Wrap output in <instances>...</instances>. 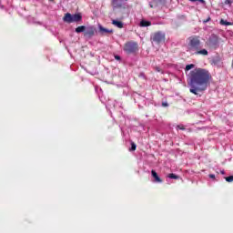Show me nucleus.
Masks as SVG:
<instances>
[{
    "mask_svg": "<svg viewBox=\"0 0 233 233\" xmlns=\"http://www.w3.org/2000/svg\"><path fill=\"white\" fill-rule=\"evenodd\" d=\"M212 81V74L205 68L197 67L189 72L187 76V85L190 87L189 92L198 96L199 92H205L210 82Z\"/></svg>",
    "mask_w": 233,
    "mask_h": 233,
    "instance_id": "nucleus-1",
    "label": "nucleus"
},
{
    "mask_svg": "<svg viewBox=\"0 0 233 233\" xmlns=\"http://www.w3.org/2000/svg\"><path fill=\"white\" fill-rule=\"evenodd\" d=\"M64 23H81L83 21V15L81 13H77L75 15H72L70 13H66L65 16L63 17Z\"/></svg>",
    "mask_w": 233,
    "mask_h": 233,
    "instance_id": "nucleus-2",
    "label": "nucleus"
},
{
    "mask_svg": "<svg viewBox=\"0 0 233 233\" xmlns=\"http://www.w3.org/2000/svg\"><path fill=\"white\" fill-rule=\"evenodd\" d=\"M96 34H97V29L96 28V26H94V25L86 26V31L84 33L85 38L92 39V37H94V35H96Z\"/></svg>",
    "mask_w": 233,
    "mask_h": 233,
    "instance_id": "nucleus-3",
    "label": "nucleus"
},
{
    "mask_svg": "<svg viewBox=\"0 0 233 233\" xmlns=\"http://www.w3.org/2000/svg\"><path fill=\"white\" fill-rule=\"evenodd\" d=\"M200 45L201 42L199 41V37H189L188 50H198Z\"/></svg>",
    "mask_w": 233,
    "mask_h": 233,
    "instance_id": "nucleus-4",
    "label": "nucleus"
},
{
    "mask_svg": "<svg viewBox=\"0 0 233 233\" xmlns=\"http://www.w3.org/2000/svg\"><path fill=\"white\" fill-rule=\"evenodd\" d=\"M111 5L113 7V10H119L127 8V5H125V2L123 0H112Z\"/></svg>",
    "mask_w": 233,
    "mask_h": 233,
    "instance_id": "nucleus-5",
    "label": "nucleus"
},
{
    "mask_svg": "<svg viewBox=\"0 0 233 233\" xmlns=\"http://www.w3.org/2000/svg\"><path fill=\"white\" fill-rule=\"evenodd\" d=\"M125 50L127 52V54H134L137 52V43L129 42L126 44Z\"/></svg>",
    "mask_w": 233,
    "mask_h": 233,
    "instance_id": "nucleus-6",
    "label": "nucleus"
},
{
    "mask_svg": "<svg viewBox=\"0 0 233 233\" xmlns=\"http://www.w3.org/2000/svg\"><path fill=\"white\" fill-rule=\"evenodd\" d=\"M208 46L211 48H218L219 46V38L216 35H211V36L208 39Z\"/></svg>",
    "mask_w": 233,
    "mask_h": 233,
    "instance_id": "nucleus-7",
    "label": "nucleus"
},
{
    "mask_svg": "<svg viewBox=\"0 0 233 233\" xmlns=\"http://www.w3.org/2000/svg\"><path fill=\"white\" fill-rule=\"evenodd\" d=\"M151 39L155 43H158L159 44V43L165 41V34H163L161 32L155 33Z\"/></svg>",
    "mask_w": 233,
    "mask_h": 233,
    "instance_id": "nucleus-8",
    "label": "nucleus"
},
{
    "mask_svg": "<svg viewBox=\"0 0 233 233\" xmlns=\"http://www.w3.org/2000/svg\"><path fill=\"white\" fill-rule=\"evenodd\" d=\"M98 32L101 35H105V34H114L113 29L105 28L101 24L98 25Z\"/></svg>",
    "mask_w": 233,
    "mask_h": 233,
    "instance_id": "nucleus-9",
    "label": "nucleus"
},
{
    "mask_svg": "<svg viewBox=\"0 0 233 233\" xmlns=\"http://www.w3.org/2000/svg\"><path fill=\"white\" fill-rule=\"evenodd\" d=\"M151 175H152V177H154L155 183H163V179L159 177V175H157V172H156V170L152 169Z\"/></svg>",
    "mask_w": 233,
    "mask_h": 233,
    "instance_id": "nucleus-10",
    "label": "nucleus"
},
{
    "mask_svg": "<svg viewBox=\"0 0 233 233\" xmlns=\"http://www.w3.org/2000/svg\"><path fill=\"white\" fill-rule=\"evenodd\" d=\"M86 26H85V25H79L78 27H76V29H75V32L76 33V34H85V32H86Z\"/></svg>",
    "mask_w": 233,
    "mask_h": 233,
    "instance_id": "nucleus-11",
    "label": "nucleus"
},
{
    "mask_svg": "<svg viewBox=\"0 0 233 233\" xmlns=\"http://www.w3.org/2000/svg\"><path fill=\"white\" fill-rule=\"evenodd\" d=\"M210 65H212V66L219 67V66H221V60L212 59V60H210Z\"/></svg>",
    "mask_w": 233,
    "mask_h": 233,
    "instance_id": "nucleus-12",
    "label": "nucleus"
},
{
    "mask_svg": "<svg viewBox=\"0 0 233 233\" xmlns=\"http://www.w3.org/2000/svg\"><path fill=\"white\" fill-rule=\"evenodd\" d=\"M112 25H115V26H117V28H123V22L113 20Z\"/></svg>",
    "mask_w": 233,
    "mask_h": 233,
    "instance_id": "nucleus-13",
    "label": "nucleus"
},
{
    "mask_svg": "<svg viewBox=\"0 0 233 233\" xmlns=\"http://www.w3.org/2000/svg\"><path fill=\"white\" fill-rule=\"evenodd\" d=\"M151 25L152 23L150 21L142 20L140 22V26L142 27L150 26Z\"/></svg>",
    "mask_w": 233,
    "mask_h": 233,
    "instance_id": "nucleus-14",
    "label": "nucleus"
},
{
    "mask_svg": "<svg viewBox=\"0 0 233 233\" xmlns=\"http://www.w3.org/2000/svg\"><path fill=\"white\" fill-rule=\"evenodd\" d=\"M155 6H159V5L165 4V0H153Z\"/></svg>",
    "mask_w": 233,
    "mask_h": 233,
    "instance_id": "nucleus-15",
    "label": "nucleus"
},
{
    "mask_svg": "<svg viewBox=\"0 0 233 233\" xmlns=\"http://www.w3.org/2000/svg\"><path fill=\"white\" fill-rule=\"evenodd\" d=\"M196 54L201 55V56H208V51H207V49H202L200 51H197Z\"/></svg>",
    "mask_w": 233,
    "mask_h": 233,
    "instance_id": "nucleus-16",
    "label": "nucleus"
},
{
    "mask_svg": "<svg viewBox=\"0 0 233 233\" xmlns=\"http://www.w3.org/2000/svg\"><path fill=\"white\" fill-rule=\"evenodd\" d=\"M167 177H169V179H179V176L174 174V173H170L167 175Z\"/></svg>",
    "mask_w": 233,
    "mask_h": 233,
    "instance_id": "nucleus-17",
    "label": "nucleus"
},
{
    "mask_svg": "<svg viewBox=\"0 0 233 233\" xmlns=\"http://www.w3.org/2000/svg\"><path fill=\"white\" fill-rule=\"evenodd\" d=\"M220 25H225V26H230V25H232V23L228 22L227 20H220Z\"/></svg>",
    "mask_w": 233,
    "mask_h": 233,
    "instance_id": "nucleus-18",
    "label": "nucleus"
},
{
    "mask_svg": "<svg viewBox=\"0 0 233 233\" xmlns=\"http://www.w3.org/2000/svg\"><path fill=\"white\" fill-rule=\"evenodd\" d=\"M194 66H196L194 64L186 66V68H185L186 72H188V70H192Z\"/></svg>",
    "mask_w": 233,
    "mask_h": 233,
    "instance_id": "nucleus-19",
    "label": "nucleus"
},
{
    "mask_svg": "<svg viewBox=\"0 0 233 233\" xmlns=\"http://www.w3.org/2000/svg\"><path fill=\"white\" fill-rule=\"evenodd\" d=\"M136 148H137L136 143L132 142V143H131V147H130L129 150H130L131 152H134V151H136Z\"/></svg>",
    "mask_w": 233,
    "mask_h": 233,
    "instance_id": "nucleus-20",
    "label": "nucleus"
},
{
    "mask_svg": "<svg viewBox=\"0 0 233 233\" xmlns=\"http://www.w3.org/2000/svg\"><path fill=\"white\" fill-rule=\"evenodd\" d=\"M225 179H226V181H227L228 183H232V181H233V176L226 177Z\"/></svg>",
    "mask_w": 233,
    "mask_h": 233,
    "instance_id": "nucleus-21",
    "label": "nucleus"
},
{
    "mask_svg": "<svg viewBox=\"0 0 233 233\" xmlns=\"http://www.w3.org/2000/svg\"><path fill=\"white\" fill-rule=\"evenodd\" d=\"M155 70H157V72H163V70L159 66H156Z\"/></svg>",
    "mask_w": 233,
    "mask_h": 233,
    "instance_id": "nucleus-22",
    "label": "nucleus"
},
{
    "mask_svg": "<svg viewBox=\"0 0 233 233\" xmlns=\"http://www.w3.org/2000/svg\"><path fill=\"white\" fill-rule=\"evenodd\" d=\"M231 4H232V2L230 0H226L224 2V5H231Z\"/></svg>",
    "mask_w": 233,
    "mask_h": 233,
    "instance_id": "nucleus-23",
    "label": "nucleus"
},
{
    "mask_svg": "<svg viewBox=\"0 0 233 233\" xmlns=\"http://www.w3.org/2000/svg\"><path fill=\"white\" fill-rule=\"evenodd\" d=\"M209 177H210L211 179H216V175L210 174V175H209Z\"/></svg>",
    "mask_w": 233,
    "mask_h": 233,
    "instance_id": "nucleus-24",
    "label": "nucleus"
},
{
    "mask_svg": "<svg viewBox=\"0 0 233 233\" xmlns=\"http://www.w3.org/2000/svg\"><path fill=\"white\" fill-rule=\"evenodd\" d=\"M149 6H150V8H154V6H156V4L149 3Z\"/></svg>",
    "mask_w": 233,
    "mask_h": 233,
    "instance_id": "nucleus-25",
    "label": "nucleus"
},
{
    "mask_svg": "<svg viewBox=\"0 0 233 233\" xmlns=\"http://www.w3.org/2000/svg\"><path fill=\"white\" fill-rule=\"evenodd\" d=\"M177 128H179L180 130H185V127L183 126H177Z\"/></svg>",
    "mask_w": 233,
    "mask_h": 233,
    "instance_id": "nucleus-26",
    "label": "nucleus"
},
{
    "mask_svg": "<svg viewBox=\"0 0 233 233\" xmlns=\"http://www.w3.org/2000/svg\"><path fill=\"white\" fill-rule=\"evenodd\" d=\"M197 1H198L199 3H202V5H205V0H197Z\"/></svg>",
    "mask_w": 233,
    "mask_h": 233,
    "instance_id": "nucleus-27",
    "label": "nucleus"
},
{
    "mask_svg": "<svg viewBox=\"0 0 233 233\" xmlns=\"http://www.w3.org/2000/svg\"><path fill=\"white\" fill-rule=\"evenodd\" d=\"M210 21V17H208L207 20H204L203 23H208Z\"/></svg>",
    "mask_w": 233,
    "mask_h": 233,
    "instance_id": "nucleus-28",
    "label": "nucleus"
},
{
    "mask_svg": "<svg viewBox=\"0 0 233 233\" xmlns=\"http://www.w3.org/2000/svg\"><path fill=\"white\" fill-rule=\"evenodd\" d=\"M115 59H121V56H115Z\"/></svg>",
    "mask_w": 233,
    "mask_h": 233,
    "instance_id": "nucleus-29",
    "label": "nucleus"
},
{
    "mask_svg": "<svg viewBox=\"0 0 233 233\" xmlns=\"http://www.w3.org/2000/svg\"><path fill=\"white\" fill-rule=\"evenodd\" d=\"M162 106H168V104H167V103H162Z\"/></svg>",
    "mask_w": 233,
    "mask_h": 233,
    "instance_id": "nucleus-30",
    "label": "nucleus"
},
{
    "mask_svg": "<svg viewBox=\"0 0 233 233\" xmlns=\"http://www.w3.org/2000/svg\"><path fill=\"white\" fill-rule=\"evenodd\" d=\"M189 1H191V3H196V1H198V0H189Z\"/></svg>",
    "mask_w": 233,
    "mask_h": 233,
    "instance_id": "nucleus-31",
    "label": "nucleus"
},
{
    "mask_svg": "<svg viewBox=\"0 0 233 233\" xmlns=\"http://www.w3.org/2000/svg\"><path fill=\"white\" fill-rule=\"evenodd\" d=\"M50 1H54V0H50Z\"/></svg>",
    "mask_w": 233,
    "mask_h": 233,
    "instance_id": "nucleus-32",
    "label": "nucleus"
}]
</instances>
